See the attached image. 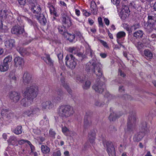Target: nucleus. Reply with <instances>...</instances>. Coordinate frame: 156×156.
<instances>
[{
    "label": "nucleus",
    "instance_id": "nucleus-6",
    "mask_svg": "<svg viewBox=\"0 0 156 156\" xmlns=\"http://www.w3.org/2000/svg\"><path fill=\"white\" fill-rule=\"evenodd\" d=\"M65 60L66 65L68 67L72 69L75 68L77 65V61L72 54L67 55Z\"/></svg>",
    "mask_w": 156,
    "mask_h": 156
},
{
    "label": "nucleus",
    "instance_id": "nucleus-41",
    "mask_svg": "<svg viewBox=\"0 0 156 156\" xmlns=\"http://www.w3.org/2000/svg\"><path fill=\"white\" fill-rule=\"evenodd\" d=\"M41 149L42 152L43 153L46 154L48 153L50 151V148L46 146L42 145L41 147Z\"/></svg>",
    "mask_w": 156,
    "mask_h": 156
},
{
    "label": "nucleus",
    "instance_id": "nucleus-5",
    "mask_svg": "<svg viewBox=\"0 0 156 156\" xmlns=\"http://www.w3.org/2000/svg\"><path fill=\"white\" fill-rule=\"evenodd\" d=\"M111 2L113 4L116 5L118 10L121 9V12L122 14L121 18L123 16L126 18L129 16L130 11L128 6L123 5L122 2H120V1H111Z\"/></svg>",
    "mask_w": 156,
    "mask_h": 156
},
{
    "label": "nucleus",
    "instance_id": "nucleus-59",
    "mask_svg": "<svg viewBox=\"0 0 156 156\" xmlns=\"http://www.w3.org/2000/svg\"><path fill=\"white\" fill-rule=\"evenodd\" d=\"M44 121H46V123H45V125H46V124H48V121L46 119V116H44V120H41V121L40 122V123L41 124H43V122Z\"/></svg>",
    "mask_w": 156,
    "mask_h": 156
},
{
    "label": "nucleus",
    "instance_id": "nucleus-27",
    "mask_svg": "<svg viewBox=\"0 0 156 156\" xmlns=\"http://www.w3.org/2000/svg\"><path fill=\"white\" fill-rule=\"evenodd\" d=\"M17 140L16 137L14 136H11L10 137L8 140V143L10 145H14L17 144Z\"/></svg>",
    "mask_w": 156,
    "mask_h": 156
},
{
    "label": "nucleus",
    "instance_id": "nucleus-19",
    "mask_svg": "<svg viewBox=\"0 0 156 156\" xmlns=\"http://www.w3.org/2000/svg\"><path fill=\"white\" fill-rule=\"evenodd\" d=\"M57 93L58 96L55 97L53 100L55 103L59 102L63 99V92L61 90H58L57 91Z\"/></svg>",
    "mask_w": 156,
    "mask_h": 156
},
{
    "label": "nucleus",
    "instance_id": "nucleus-10",
    "mask_svg": "<svg viewBox=\"0 0 156 156\" xmlns=\"http://www.w3.org/2000/svg\"><path fill=\"white\" fill-rule=\"evenodd\" d=\"M8 95L10 99L14 103L18 102L21 98L20 93L15 91L10 92Z\"/></svg>",
    "mask_w": 156,
    "mask_h": 156
},
{
    "label": "nucleus",
    "instance_id": "nucleus-29",
    "mask_svg": "<svg viewBox=\"0 0 156 156\" xmlns=\"http://www.w3.org/2000/svg\"><path fill=\"white\" fill-rule=\"evenodd\" d=\"M48 7H49V8L50 13L53 14L55 17L58 16V15L57 14L56 11L54 6L49 3H48Z\"/></svg>",
    "mask_w": 156,
    "mask_h": 156
},
{
    "label": "nucleus",
    "instance_id": "nucleus-8",
    "mask_svg": "<svg viewBox=\"0 0 156 156\" xmlns=\"http://www.w3.org/2000/svg\"><path fill=\"white\" fill-rule=\"evenodd\" d=\"M32 1H29V3L31 6V10L36 17L41 14V9L40 6L36 2H33Z\"/></svg>",
    "mask_w": 156,
    "mask_h": 156
},
{
    "label": "nucleus",
    "instance_id": "nucleus-39",
    "mask_svg": "<svg viewBox=\"0 0 156 156\" xmlns=\"http://www.w3.org/2000/svg\"><path fill=\"white\" fill-rule=\"evenodd\" d=\"M126 36V33L123 31H120L116 34L117 40H119L120 39Z\"/></svg>",
    "mask_w": 156,
    "mask_h": 156
},
{
    "label": "nucleus",
    "instance_id": "nucleus-64",
    "mask_svg": "<svg viewBox=\"0 0 156 156\" xmlns=\"http://www.w3.org/2000/svg\"><path fill=\"white\" fill-rule=\"evenodd\" d=\"M76 37L79 38L80 39H81L83 38V37L82 35L80 33H77L76 34Z\"/></svg>",
    "mask_w": 156,
    "mask_h": 156
},
{
    "label": "nucleus",
    "instance_id": "nucleus-11",
    "mask_svg": "<svg viewBox=\"0 0 156 156\" xmlns=\"http://www.w3.org/2000/svg\"><path fill=\"white\" fill-rule=\"evenodd\" d=\"M104 144L107 147V151L109 156H115V149L111 141H107L105 142V144L104 143Z\"/></svg>",
    "mask_w": 156,
    "mask_h": 156
},
{
    "label": "nucleus",
    "instance_id": "nucleus-24",
    "mask_svg": "<svg viewBox=\"0 0 156 156\" xmlns=\"http://www.w3.org/2000/svg\"><path fill=\"white\" fill-rule=\"evenodd\" d=\"M35 18L39 21L41 24L44 25L46 24L47 22L46 19L43 14H41L40 15L38 16H37Z\"/></svg>",
    "mask_w": 156,
    "mask_h": 156
},
{
    "label": "nucleus",
    "instance_id": "nucleus-7",
    "mask_svg": "<svg viewBox=\"0 0 156 156\" xmlns=\"http://www.w3.org/2000/svg\"><path fill=\"white\" fill-rule=\"evenodd\" d=\"M40 109L37 107H32L30 109L23 111L22 116L24 117H33L37 115L40 112Z\"/></svg>",
    "mask_w": 156,
    "mask_h": 156
},
{
    "label": "nucleus",
    "instance_id": "nucleus-58",
    "mask_svg": "<svg viewBox=\"0 0 156 156\" xmlns=\"http://www.w3.org/2000/svg\"><path fill=\"white\" fill-rule=\"evenodd\" d=\"M76 49V48L74 47H70L69 48L68 51L70 53H75Z\"/></svg>",
    "mask_w": 156,
    "mask_h": 156
},
{
    "label": "nucleus",
    "instance_id": "nucleus-43",
    "mask_svg": "<svg viewBox=\"0 0 156 156\" xmlns=\"http://www.w3.org/2000/svg\"><path fill=\"white\" fill-rule=\"evenodd\" d=\"M91 61L92 60L86 65L85 70L87 72H89L90 69H92V68H93V66L92 65Z\"/></svg>",
    "mask_w": 156,
    "mask_h": 156
},
{
    "label": "nucleus",
    "instance_id": "nucleus-50",
    "mask_svg": "<svg viewBox=\"0 0 156 156\" xmlns=\"http://www.w3.org/2000/svg\"><path fill=\"white\" fill-rule=\"evenodd\" d=\"M91 83L89 80L87 81L83 86V88L85 89H88L90 86Z\"/></svg>",
    "mask_w": 156,
    "mask_h": 156
},
{
    "label": "nucleus",
    "instance_id": "nucleus-9",
    "mask_svg": "<svg viewBox=\"0 0 156 156\" xmlns=\"http://www.w3.org/2000/svg\"><path fill=\"white\" fill-rule=\"evenodd\" d=\"M32 82V76L31 75L27 72H24L23 75L22 80V82L24 85H30V87L32 86H36L35 85H31Z\"/></svg>",
    "mask_w": 156,
    "mask_h": 156
},
{
    "label": "nucleus",
    "instance_id": "nucleus-63",
    "mask_svg": "<svg viewBox=\"0 0 156 156\" xmlns=\"http://www.w3.org/2000/svg\"><path fill=\"white\" fill-rule=\"evenodd\" d=\"M57 56L59 61H61L63 58V54L60 53L57 55Z\"/></svg>",
    "mask_w": 156,
    "mask_h": 156
},
{
    "label": "nucleus",
    "instance_id": "nucleus-61",
    "mask_svg": "<svg viewBox=\"0 0 156 156\" xmlns=\"http://www.w3.org/2000/svg\"><path fill=\"white\" fill-rule=\"evenodd\" d=\"M98 23L99 26L101 27H103V23L102 21V19L101 18L99 17L98 19Z\"/></svg>",
    "mask_w": 156,
    "mask_h": 156
},
{
    "label": "nucleus",
    "instance_id": "nucleus-23",
    "mask_svg": "<svg viewBox=\"0 0 156 156\" xmlns=\"http://www.w3.org/2000/svg\"><path fill=\"white\" fill-rule=\"evenodd\" d=\"M147 22L148 23L154 25L156 23V14L148 15Z\"/></svg>",
    "mask_w": 156,
    "mask_h": 156
},
{
    "label": "nucleus",
    "instance_id": "nucleus-17",
    "mask_svg": "<svg viewBox=\"0 0 156 156\" xmlns=\"http://www.w3.org/2000/svg\"><path fill=\"white\" fill-rule=\"evenodd\" d=\"M24 29L19 25H16L13 27L11 30L12 34H20L23 33Z\"/></svg>",
    "mask_w": 156,
    "mask_h": 156
},
{
    "label": "nucleus",
    "instance_id": "nucleus-45",
    "mask_svg": "<svg viewBox=\"0 0 156 156\" xmlns=\"http://www.w3.org/2000/svg\"><path fill=\"white\" fill-rule=\"evenodd\" d=\"M12 59V58L11 56L9 55L6 57L4 60V63H8L10 62Z\"/></svg>",
    "mask_w": 156,
    "mask_h": 156
},
{
    "label": "nucleus",
    "instance_id": "nucleus-46",
    "mask_svg": "<svg viewBox=\"0 0 156 156\" xmlns=\"http://www.w3.org/2000/svg\"><path fill=\"white\" fill-rule=\"evenodd\" d=\"M76 80L82 83L85 80L84 76H77L76 77Z\"/></svg>",
    "mask_w": 156,
    "mask_h": 156
},
{
    "label": "nucleus",
    "instance_id": "nucleus-16",
    "mask_svg": "<svg viewBox=\"0 0 156 156\" xmlns=\"http://www.w3.org/2000/svg\"><path fill=\"white\" fill-rule=\"evenodd\" d=\"M1 114L4 119L8 120L11 119L13 116L12 113L9 112L7 109H3L1 112Z\"/></svg>",
    "mask_w": 156,
    "mask_h": 156
},
{
    "label": "nucleus",
    "instance_id": "nucleus-28",
    "mask_svg": "<svg viewBox=\"0 0 156 156\" xmlns=\"http://www.w3.org/2000/svg\"><path fill=\"white\" fill-rule=\"evenodd\" d=\"M9 68L8 64L3 62L0 65V71L2 72H5L8 70Z\"/></svg>",
    "mask_w": 156,
    "mask_h": 156
},
{
    "label": "nucleus",
    "instance_id": "nucleus-30",
    "mask_svg": "<svg viewBox=\"0 0 156 156\" xmlns=\"http://www.w3.org/2000/svg\"><path fill=\"white\" fill-rule=\"evenodd\" d=\"M66 27L64 25H61L59 26L58 28L59 32L64 36L66 35V33H67L66 29Z\"/></svg>",
    "mask_w": 156,
    "mask_h": 156
},
{
    "label": "nucleus",
    "instance_id": "nucleus-14",
    "mask_svg": "<svg viewBox=\"0 0 156 156\" xmlns=\"http://www.w3.org/2000/svg\"><path fill=\"white\" fill-rule=\"evenodd\" d=\"M14 61V66L16 67L22 68L24 64V61L23 58L19 56L15 57Z\"/></svg>",
    "mask_w": 156,
    "mask_h": 156
},
{
    "label": "nucleus",
    "instance_id": "nucleus-55",
    "mask_svg": "<svg viewBox=\"0 0 156 156\" xmlns=\"http://www.w3.org/2000/svg\"><path fill=\"white\" fill-rule=\"evenodd\" d=\"M90 7L91 9L97 8L95 1H92L91 2Z\"/></svg>",
    "mask_w": 156,
    "mask_h": 156
},
{
    "label": "nucleus",
    "instance_id": "nucleus-48",
    "mask_svg": "<svg viewBox=\"0 0 156 156\" xmlns=\"http://www.w3.org/2000/svg\"><path fill=\"white\" fill-rule=\"evenodd\" d=\"M62 132L66 136H68L67 133L69 132V129L66 126H62Z\"/></svg>",
    "mask_w": 156,
    "mask_h": 156
},
{
    "label": "nucleus",
    "instance_id": "nucleus-12",
    "mask_svg": "<svg viewBox=\"0 0 156 156\" xmlns=\"http://www.w3.org/2000/svg\"><path fill=\"white\" fill-rule=\"evenodd\" d=\"M62 24L65 27H69L72 25L70 18L68 16L66 12H64L62 15Z\"/></svg>",
    "mask_w": 156,
    "mask_h": 156
},
{
    "label": "nucleus",
    "instance_id": "nucleus-26",
    "mask_svg": "<svg viewBox=\"0 0 156 156\" xmlns=\"http://www.w3.org/2000/svg\"><path fill=\"white\" fill-rule=\"evenodd\" d=\"M17 50L20 54L23 56L28 55L29 54V52L26 49L23 48L22 47L17 48Z\"/></svg>",
    "mask_w": 156,
    "mask_h": 156
},
{
    "label": "nucleus",
    "instance_id": "nucleus-13",
    "mask_svg": "<svg viewBox=\"0 0 156 156\" xmlns=\"http://www.w3.org/2000/svg\"><path fill=\"white\" fill-rule=\"evenodd\" d=\"M104 84L103 82L98 81L93 86L92 88L96 92L101 93L104 90Z\"/></svg>",
    "mask_w": 156,
    "mask_h": 156
},
{
    "label": "nucleus",
    "instance_id": "nucleus-40",
    "mask_svg": "<svg viewBox=\"0 0 156 156\" xmlns=\"http://www.w3.org/2000/svg\"><path fill=\"white\" fill-rule=\"evenodd\" d=\"M66 38H67L68 40L70 42H72L74 39L75 36L74 34H71L68 33V32L66 33V35L64 36Z\"/></svg>",
    "mask_w": 156,
    "mask_h": 156
},
{
    "label": "nucleus",
    "instance_id": "nucleus-52",
    "mask_svg": "<svg viewBox=\"0 0 156 156\" xmlns=\"http://www.w3.org/2000/svg\"><path fill=\"white\" fill-rule=\"evenodd\" d=\"M56 133L52 129H50L49 131V135L50 137H52V138L54 139L55 138V136L56 135Z\"/></svg>",
    "mask_w": 156,
    "mask_h": 156
},
{
    "label": "nucleus",
    "instance_id": "nucleus-56",
    "mask_svg": "<svg viewBox=\"0 0 156 156\" xmlns=\"http://www.w3.org/2000/svg\"><path fill=\"white\" fill-rule=\"evenodd\" d=\"M136 47L138 49H140L144 47V45L142 43L138 42L137 44Z\"/></svg>",
    "mask_w": 156,
    "mask_h": 156
},
{
    "label": "nucleus",
    "instance_id": "nucleus-21",
    "mask_svg": "<svg viewBox=\"0 0 156 156\" xmlns=\"http://www.w3.org/2000/svg\"><path fill=\"white\" fill-rule=\"evenodd\" d=\"M145 134V133L140 131L137 132L133 136V140L136 142L140 141L144 136Z\"/></svg>",
    "mask_w": 156,
    "mask_h": 156
},
{
    "label": "nucleus",
    "instance_id": "nucleus-31",
    "mask_svg": "<svg viewBox=\"0 0 156 156\" xmlns=\"http://www.w3.org/2000/svg\"><path fill=\"white\" fill-rule=\"evenodd\" d=\"M46 57L44 59L45 62L48 65L51 66L53 64V61L50 57V56L48 54H45Z\"/></svg>",
    "mask_w": 156,
    "mask_h": 156
},
{
    "label": "nucleus",
    "instance_id": "nucleus-44",
    "mask_svg": "<svg viewBox=\"0 0 156 156\" xmlns=\"http://www.w3.org/2000/svg\"><path fill=\"white\" fill-rule=\"evenodd\" d=\"M63 86L67 90L69 94H71L72 93V90L69 87V85L66 83H63Z\"/></svg>",
    "mask_w": 156,
    "mask_h": 156
},
{
    "label": "nucleus",
    "instance_id": "nucleus-38",
    "mask_svg": "<svg viewBox=\"0 0 156 156\" xmlns=\"http://www.w3.org/2000/svg\"><path fill=\"white\" fill-rule=\"evenodd\" d=\"M7 10H1L0 11V19L4 20L7 17Z\"/></svg>",
    "mask_w": 156,
    "mask_h": 156
},
{
    "label": "nucleus",
    "instance_id": "nucleus-34",
    "mask_svg": "<svg viewBox=\"0 0 156 156\" xmlns=\"http://www.w3.org/2000/svg\"><path fill=\"white\" fill-rule=\"evenodd\" d=\"M13 132L16 134L19 135L22 132V126H17L12 130Z\"/></svg>",
    "mask_w": 156,
    "mask_h": 156
},
{
    "label": "nucleus",
    "instance_id": "nucleus-62",
    "mask_svg": "<svg viewBox=\"0 0 156 156\" xmlns=\"http://www.w3.org/2000/svg\"><path fill=\"white\" fill-rule=\"evenodd\" d=\"M92 12L94 15H96L97 14V8L91 9Z\"/></svg>",
    "mask_w": 156,
    "mask_h": 156
},
{
    "label": "nucleus",
    "instance_id": "nucleus-51",
    "mask_svg": "<svg viewBox=\"0 0 156 156\" xmlns=\"http://www.w3.org/2000/svg\"><path fill=\"white\" fill-rule=\"evenodd\" d=\"M105 100L107 101L109 100H111L112 99H113L114 97L112 96V95L110 94L109 93L106 94L105 96Z\"/></svg>",
    "mask_w": 156,
    "mask_h": 156
},
{
    "label": "nucleus",
    "instance_id": "nucleus-1",
    "mask_svg": "<svg viewBox=\"0 0 156 156\" xmlns=\"http://www.w3.org/2000/svg\"><path fill=\"white\" fill-rule=\"evenodd\" d=\"M38 88L35 85L27 87L25 90L22 91V93L25 97L21 101V105L24 107L30 105L33 100L37 95Z\"/></svg>",
    "mask_w": 156,
    "mask_h": 156
},
{
    "label": "nucleus",
    "instance_id": "nucleus-22",
    "mask_svg": "<svg viewBox=\"0 0 156 156\" xmlns=\"http://www.w3.org/2000/svg\"><path fill=\"white\" fill-rule=\"evenodd\" d=\"M92 124V121L90 118L89 116L85 117L84 122V127L87 129L91 126Z\"/></svg>",
    "mask_w": 156,
    "mask_h": 156
},
{
    "label": "nucleus",
    "instance_id": "nucleus-37",
    "mask_svg": "<svg viewBox=\"0 0 156 156\" xmlns=\"http://www.w3.org/2000/svg\"><path fill=\"white\" fill-rule=\"evenodd\" d=\"M144 54L147 59H150L152 58L153 54L151 52L148 50H145L144 51Z\"/></svg>",
    "mask_w": 156,
    "mask_h": 156
},
{
    "label": "nucleus",
    "instance_id": "nucleus-25",
    "mask_svg": "<svg viewBox=\"0 0 156 156\" xmlns=\"http://www.w3.org/2000/svg\"><path fill=\"white\" fill-rule=\"evenodd\" d=\"M35 18L39 21L41 24L44 25L46 24L47 22L46 19L43 14H41L40 15L38 16H37Z\"/></svg>",
    "mask_w": 156,
    "mask_h": 156
},
{
    "label": "nucleus",
    "instance_id": "nucleus-60",
    "mask_svg": "<svg viewBox=\"0 0 156 156\" xmlns=\"http://www.w3.org/2000/svg\"><path fill=\"white\" fill-rule=\"evenodd\" d=\"M61 154L60 150H58L53 153L54 156H61Z\"/></svg>",
    "mask_w": 156,
    "mask_h": 156
},
{
    "label": "nucleus",
    "instance_id": "nucleus-18",
    "mask_svg": "<svg viewBox=\"0 0 156 156\" xmlns=\"http://www.w3.org/2000/svg\"><path fill=\"white\" fill-rule=\"evenodd\" d=\"M5 47L9 49H11L15 45V41L13 39H9L5 41L4 42Z\"/></svg>",
    "mask_w": 156,
    "mask_h": 156
},
{
    "label": "nucleus",
    "instance_id": "nucleus-3",
    "mask_svg": "<svg viewBox=\"0 0 156 156\" xmlns=\"http://www.w3.org/2000/svg\"><path fill=\"white\" fill-rule=\"evenodd\" d=\"M137 122L136 114L133 112L128 117L127 124V130L129 132H133L136 130Z\"/></svg>",
    "mask_w": 156,
    "mask_h": 156
},
{
    "label": "nucleus",
    "instance_id": "nucleus-2",
    "mask_svg": "<svg viewBox=\"0 0 156 156\" xmlns=\"http://www.w3.org/2000/svg\"><path fill=\"white\" fill-rule=\"evenodd\" d=\"M74 113L73 108L69 105H64L60 106L58 112L59 115L63 119L71 116Z\"/></svg>",
    "mask_w": 156,
    "mask_h": 156
},
{
    "label": "nucleus",
    "instance_id": "nucleus-32",
    "mask_svg": "<svg viewBox=\"0 0 156 156\" xmlns=\"http://www.w3.org/2000/svg\"><path fill=\"white\" fill-rule=\"evenodd\" d=\"M95 134L94 132H90L88 136V140L91 143H93L94 141Z\"/></svg>",
    "mask_w": 156,
    "mask_h": 156
},
{
    "label": "nucleus",
    "instance_id": "nucleus-35",
    "mask_svg": "<svg viewBox=\"0 0 156 156\" xmlns=\"http://www.w3.org/2000/svg\"><path fill=\"white\" fill-rule=\"evenodd\" d=\"M120 116L118 115L116 113L112 112L111 113L109 117V119L110 121L115 120L117 118L119 117Z\"/></svg>",
    "mask_w": 156,
    "mask_h": 156
},
{
    "label": "nucleus",
    "instance_id": "nucleus-49",
    "mask_svg": "<svg viewBox=\"0 0 156 156\" xmlns=\"http://www.w3.org/2000/svg\"><path fill=\"white\" fill-rule=\"evenodd\" d=\"M87 51L88 53H90V56L91 57H92L94 55V52L91 49L89 45L88 46V47L87 48Z\"/></svg>",
    "mask_w": 156,
    "mask_h": 156
},
{
    "label": "nucleus",
    "instance_id": "nucleus-20",
    "mask_svg": "<svg viewBox=\"0 0 156 156\" xmlns=\"http://www.w3.org/2000/svg\"><path fill=\"white\" fill-rule=\"evenodd\" d=\"M53 106V104L49 101L44 102L42 104V108L43 110H44L47 108L49 109H51Z\"/></svg>",
    "mask_w": 156,
    "mask_h": 156
},
{
    "label": "nucleus",
    "instance_id": "nucleus-53",
    "mask_svg": "<svg viewBox=\"0 0 156 156\" xmlns=\"http://www.w3.org/2000/svg\"><path fill=\"white\" fill-rule=\"evenodd\" d=\"M105 104V102H101L99 100H96L95 102V105L98 107L102 106Z\"/></svg>",
    "mask_w": 156,
    "mask_h": 156
},
{
    "label": "nucleus",
    "instance_id": "nucleus-54",
    "mask_svg": "<svg viewBox=\"0 0 156 156\" xmlns=\"http://www.w3.org/2000/svg\"><path fill=\"white\" fill-rule=\"evenodd\" d=\"M140 27V25L139 23L135 24L131 27V30H134L137 29L139 28Z\"/></svg>",
    "mask_w": 156,
    "mask_h": 156
},
{
    "label": "nucleus",
    "instance_id": "nucleus-57",
    "mask_svg": "<svg viewBox=\"0 0 156 156\" xmlns=\"http://www.w3.org/2000/svg\"><path fill=\"white\" fill-rule=\"evenodd\" d=\"M26 20L31 25H34L35 24V22L33 21L28 18H26Z\"/></svg>",
    "mask_w": 156,
    "mask_h": 156
},
{
    "label": "nucleus",
    "instance_id": "nucleus-33",
    "mask_svg": "<svg viewBox=\"0 0 156 156\" xmlns=\"http://www.w3.org/2000/svg\"><path fill=\"white\" fill-rule=\"evenodd\" d=\"M144 34L143 31L140 30H139L133 34V36L136 38H141Z\"/></svg>",
    "mask_w": 156,
    "mask_h": 156
},
{
    "label": "nucleus",
    "instance_id": "nucleus-47",
    "mask_svg": "<svg viewBox=\"0 0 156 156\" xmlns=\"http://www.w3.org/2000/svg\"><path fill=\"white\" fill-rule=\"evenodd\" d=\"M17 142H18V144L20 145H23L25 143H27V144H29V143L30 144V141L24 139L19 140L17 141Z\"/></svg>",
    "mask_w": 156,
    "mask_h": 156
},
{
    "label": "nucleus",
    "instance_id": "nucleus-42",
    "mask_svg": "<svg viewBox=\"0 0 156 156\" xmlns=\"http://www.w3.org/2000/svg\"><path fill=\"white\" fill-rule=\"evenodd\" d=\"M2 20L0 19V31L2 32H5L7 30V26H3L2 25Z\"/></svg>",
    "mask_w": 156,
    "mask_h": 156
},
{
    "label": "nucleus",
    "instance_id": "nucleus-15",
    "mask_svg": "<svg viewBox=\"0 0 156 156\" xmlns=\"http://www.w3.org/2000/svg\"><path fill=\"white\" fill-rule=\"evenodd\" d=\"M139 129L140 131L146 133L149 131V128L147 126V124L146 121H141L139 125Z\"/></svg>",
    "mask_w": 156,
    "mask_h": 156
},
{
    "label": "nucleus",
    "instance_id": "nucleus-36",
    "mask_svg": "<svg viewBox=\"0 0 156 156\" xmlns=\"http://www.w3.org/2000/svg\"><path fill=\"white\" fill-rule=\"evenodd\" d=\"M154 25V24L148 23H147L145 24L144 25V27L148 32H150L153 30V26Z\"/></svg>",
    "mask_w": 156,
    "mask_h": 156
},
{
    "label": "nucleus",
    "instance_id": "nucleus-4",
    "mask_svg": "<svg viewBox=\"0 0 156 156\" xmlns=\"http://www.w3.org/2000/svg\"><path fill=\"white\" fill-rule=\"evenodd\" d=\"M91 62L93 68V69H92V70L99 78L103 76L102 79L105 81V78L103 76L101 65L99 63L97 62L96 58H94L92 60Z\"/></svg>",
    "mask_w": 156,
    "mask_h": 156
}]
</instances>
